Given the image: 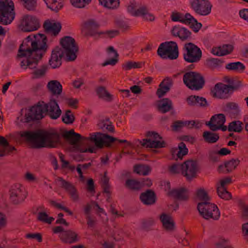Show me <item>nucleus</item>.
<instances>
[{
    "label": "nucleus",
    "instance_id": "1",
    "mask_svg": "<svg viewBox=\"0 0 248 248\" xmlns=\"http://www.w3.org/2000/svg\"><path fill=\"white\" fill-rule=\"evenodd\" d=\"M46 37L43 34H31L20 46L17 56L25 57L20 62L23 69L36 68L46 50Z\"/></svg>",
    "mask_w": 248,
    "mask_h": 248
},
{
    "label": "nucleus",
    "instance_id": "2",
    "mask_svg": "<svg viewBox=\"0 0 248 248\" xmlns=\"http://www.w3.org/2000/svg\"><path fill=\"white\" fill-rule=\"evenodd\" d=\"M20 136L31 143L35 148L55 147L60 140V135L58 133L43 130L25 131Z\"/></svg>",
    "mask_w": 248,
    "mask_h": 248
},
{
    "label": "nucleus",
    "instance_id": "3",
    "mask_svg": "<svg viewBox=\"0 0 248 248\" xmlns=\"http://www.w3.org/2000/svg\"><path fill=\"white\" fill-rule=\"evenodd\" d=\"M183 82L191 90L199 91L205 84V79L202 74L197 72H186L183 76Z\"/></svg>",
    "mask_w": 248,
    "mask_h": 248
},
{
    "label": "nucleus",
    "instance_id": "4",
    "mask_svg": "<svg viewBox=\"0 0 248 248\" xmlns=\"http://www.w3.org/2000/svg\"><path fill=\"white\" fill-rule=\"evenodd\" d=\"M197 209L200 216L206 220H218L220 216V211L217 206L214 203L209 202H199Z\"/></svg>",
    "mask_w": 248,
    "mask_h": 248
},
{
    "label": "nucleus",
    "instance_id": "5",
    "mask_svg": "<svg viewBox=\"0 0 248 248\" xmlns=\"http://www.w3.org/2000/svg\"><path fill=\"white\" fill-rule=\"evenodd\" d=\"M60 44L62 50L67 61H73L77 58L76 53L78 47L75 39L71 36H66L61 39Z\"/></svg>",
    "mask_w": 248,
    "mask_h": 248
},
{
    "label": "nucleus",
    "instance_id": "6",
    "mask_svg": "<svg viewBox=\"0 0 248 248\" xmlns=\"http://www.w3.org/2000/svg\"><path fill=\"white\" fill-rule=\"evenodd\" d=\"M183 58L188 63H197L202 59V51L200 47L192 43H186L183 48Z\"/></svg>",
    "mask_w": 248,
    "mask_h": 248
},
{
    "label": "nucleus",
    "instance_id": "7",
    "mask_svg": "<svg viewBox=\"0 0 248 248\" xmlns=\"http://www.w3.org/2000/svg\"><path fill=\"white\" fill-rule=\"evenodd\" d=\"M157 53L162 59H176L179 56L177 44L173 41L162 43L159 45Z\"/></svg>",
    "mask_w": 248,
    "mask_h": 248
},
{
    "label": "nucleus",
    "instance_id": "8",
    "mask_svg": "<svg viewBox=\"0 0 248 248\" xmlns=\"http://www.w3.org/2000/svg\"><path fill=\"white\" fill-rule=\"evenodd\" d=\"M14 3L12 0H0V24L7 25L15 18Z\"/></svg>",
    "mask_w": 248,
    "mask_h": 248
},
{
    "label": "nucleus",
    "instance_id": "9",
    "mask_svg": "<svg viewBox=\"0 0 248 248\" xmlns=\"http://www.w3.org/2000/svg\"><path fill=\"white\" fill-rule=\"evenodd\" d=\"M241 86V82L237 81L232 85H226L219 82L217 83L214 88L211 90V93L214 97L220 99H226L229 95L230 92H232L234 90H237Z\"/></svg>",
    "mask_w": 248,
    "mask_h": 248
},
{
    "label": "nucleus",
    "instance_id": "10",
    "mask_svg": "<svg viewBox=\"0 0 248 248\" xmlns=\"http://www.w3.org/2000/svg\"><path fill=\"white\" fill-rule=\"evenodd\" d=\"M9 192L10 200L15 204L23 202L27 196V192L25 187L20 184L12 185Z\"/></svg>",
    "mask_w": 248,
    "mask_h": 248
},
{
    "label": "nucleus",
    "instance_id": "11",
    "mask_svg": "<svg viewBox=\"0 0 248 248\" xmlns=\"http://www.w3.org/2000/svg\"><path fill=\"white\" fill-rule=\"evenodd\" d=\"M191 8L197 14L205 16L211 12L212 5L208 0H190Z\"/></svg>",
    "mask_w": 248,
    "mask_h": 248
},
{
    "label": "nucleus",
    "instance_id": "12",
    "mask_svg": "<svg viewBox=\"0 0 248 248\" xmlns=\"http://www.w3.org/2000/svg\"><path fill=\"white\" fill-rule=\"evenodd\" d=\"M45 103L43 101L39 102L36 106L32 107L28 114L26 115V122L39 120L45 116V111L46 109Z\"/></svg>",
    "mask_w": 248,
    "mask_h": 248
},
{
    "label": "nucleus",
    "instance_id": "13",
    "mask_svg": "<svg viewBox=\"0 0 248 248\" xmlns=\"http://www.w3.org/2000/svg\"><path fill=\"white\" fill-rule=\"evenodd\" d=\"M20 27L22 31L30 32L37 30L40 25L36 17L27 15L23 16Z\"/></svg>",
    "mask_w": 248,
    "mask_h": 248
},
{
    "label": "nucleus",
    "instance_id": "14",
    "mask_svg": "<svg viewBox=\"0 0 248 248\" xmlns=\"http://www.w3.org/2000/svg\"><path fill=\"white\" fill-rule=\"evenodd\" d=\"M56 181L60 183L61 186L68 193L70 198L74 202H77L79 201V195L74 185L71 183L65 181L62 177H58Z\"/></svg>",
    "mask_w": 248,
    "mask_h": 248
},
{
    "label": "nucleus",
    "instance_id": "15",
    "mask_svg": "<svg viewBox=\"0 0 248 248\" xmlns=\"http://www.w3.org/2000/svg\"><path fill=\"white\" fill-rule=\"evenodd\" d=\"M45 109H46L45 111V116L48 115L53 120L57 119L60 117L62 110L55 100H50L48 103H45Z\"/></svg>",
    "mask_w": 248,
    "mask_h": 248
},
{
    "label": "nucleus",
    "instance_id": "16",
    "mask_svg": "<svg viewBox=\"0 0 248 248\" xmlns=\"http://www.w3.org/2000/svg\"><path fill=\"white\" fill-rule=\"evenodd\" d=\"M225 121V116L223 114H215L211 117L209 121L206 122L205 124L211 130L216 131L221 127V125L224 124Z\"/></svg>",
    "mask_w": 248,
    "mask_h": 248
},
{
    "label": "nucleus",
    "instance_id": "17",
    "mask_svg": "<svg viewBox=\"0 0 248 248\" xmlns=\"http://www.w3.org/2000/svg\"><path fill=\"white\" fill-rule=\"evenodd\" d=\"M61 48L56 47L52 51L51 57L49 60V65L53 68H59L62 65V58L64 56Z\"/></svg>",
    "mask_w": 248,
    "mask_h": 248
},
{
    "label": "nucleus",
    "instance_id": "18",
    "mask_svg": "<svg viewBox=\"0 0 248 248\" xmlns=\"http://www.w3.org/2000/svg\"><path fill=\"white\" fill-rule=\"evenodd\" d=\"M100 27L98 22L94 19H90L85 21L83 24L85 35L87 36H95L99 35L100 32L97 30Z\"/></svg>",
    "mask_w": 248,
    "mask_h": 248
},
{
    "label": "nucleus",
    "instance_id": "19",
    "mask_svg": "<svg viewBox=\"0 0 248 248\" xmlns=\"http://www.w3.org/2000/svg\"><path fill=\"white\" fill-rule=\"evenodd\" d=\"M146 136L147 137L153 138L154 139L152 140L151 139H149V140H145V141L148 142L147 147L149 148H159L165 146L166 143L164 141L156 140L157 139H162L158 133L154 131H148L146 133Z\"/></svg>",
    "mask_w": 248,
    "mask_h": 248
},
{
    "label": "nucleus",
    "instance_id": "20",
    "mask_svg": "<svg viewBox=\"0 0 248 248\" xmlns=\"http://www.w3.org/2000/svg\"><path fill=\"white\" fill-rule=\"evenodd\" d=\"M173 36L178 37L182 41H185L191 39V32L187 29L180 26H175L171 31Z\"/></svg>",
    "mask_w": 248,
    "mask_h": 248
},
{
    "label": "nucleus",
    "instance_id": "21",
    "mask_svg": "<svg viewBox=\"0 0 248 248\" xmlns=\"http://www.w3.org/2000/svg\"><path fill=\"white\" fill-rule=\"evenodd\" d=\"M169 197H173L180 201H186L188 199V191L186 188L173 189L167 193Z\"/></svg>",
    "mask_w": 248,
    "mask_h": 248
},
{
    "label": "nucleus",
    "instance_id": "22",
    "mask_svg": "<svg viewBox=\"0 0 248 248\" xmlns=\"http://www.w3.org/2000/svg\"><path fill=\"white\" fill-rule=\"evenodd\" d=\"M140 198L141 202L147 205L154 204L156 200L155 192L151 189L147 190L145 192L141 193Z\"/></svg>",
    "mask_w": 248,
    "mask_h": 248
},
{
    "label": "nucleus",
    "instance_id": "23",
    "mask_svg": "<svg viewBox=\"0 0 248 248\" xmlns=\"http://www.w3.org/2000/svg\"><path fill=\"white\" fill-rule=\"evenodd\" d=\"M43 27L46 32H52L55 36L58 34L62 28L61 24L60 22H55L54 21H50L48 20L44 22Z\"/></svg>",
    "mask_w": 248,
    "mask_h": 248
},
{
    "label": "nucleus",
    "instance_id": "24",
    "mask_svg": "<svg viewBox=\"0 0 248 248\" xmlns=\"http://www.w3.org/2000/svg\"><path fill=\"white\" fill-rule=\"evenodd\" d=\"M62 241L65 243L72 244L78 241V234L72 230L63 232L59 235Z\"/></svg>",
    "mask_w": 248,
    "mask_h": 248
},
{
    "label": "nucleus",
    "instance_id": "25",
    "mask_svg": "<svg viewBox=\"0 0 248 248\" xmlns=\"http://www.w3.org/2000/svg\"><path fill=\"white\" fill-rule=\"evenodd\" d=\"M62 136L71 145H77L82 139L81 135L75 132L74 129L64 131Z\"/></svg>",
    "mask_w": 248,
    "mask_h": 248
},
{
    "label": "nucleus",
    "instance_id": "26",
    "mask_svg": "<svg viewBox=\"0 0 248 248\" xmlns=\"http://www.w3.org/2000/svg\"><path fill=\"white\" fill-rule=\"evenodd\" d=\"M107 52L109 56L112 57L111 58L108 59L102 64L103 66L108 65H115L118 62L119 54L117 51L114 49L112 46H109L107 48Z\"/></svg>",
    "mask_w": 248,
    "mask_h": 248
},
{
    "label": "nucleus",
    "instance_id": "27",
    "mask_svg": "<svg viewBox=\"0 0 248 248\" xmlns=\"http://www.w3.org/2000/svg\"><path fill=\"white\" fill-rule=\"evenodd\" d=\"M158 110L162 113H165L173 109L172 102L171 100L168 98H165L159 101L157 104Z\"/></svg>",
    "mask_w": 248,
    "mask_h": 248
},
{
    "label": "nucleus",
    "instance_id": "28",
    "mask_svg": "<svg viewBox=\"0 0 248 248\" xmlns=\"http://www.w3.org/2000/svg\"><path fill=\"white\" fill-rule=\"evenodd\" d=\"M160 220L162 223L163 228L167 231H172L174 229V223L169 216L163 214L160 216Z\"/></svg>",
    "mask_w": 248,
    "mask_h": 248
},
{
    "label": "nucleus",
    "instance_id": "29",
    "mask_svg": "<svg viewBox=\"0 0 248 248\" xmlns=\"http://www.w3.org/2000/svg\"><path fill=\"white\" fill-rule=\"evenodd\" d=\"M47 87L53 95H59L62 92V87L60 82L57 80H51L47 85Z\"/></svg>",
    "mask_w": 248,
    "mask_h": 248
},
{
    "label": "nucleus",
    "instance_id": "30",
    "mask_svg": "<svg viewBox=\"0 0 248 248\" xmlns=\"http://www.w3.org/2000/svg\"><path fill=\"white\" fill-rule=\"evenodd\" d=\"M104 134L97 132L90 134V137L86 138V140L94 142L95 146L99 148L103 147V140Z\"/></svg>",
    "mask_w": 248,
    "mask_h": 248
},
{
    "label": "nucleus",
    "instance_id": "31",
    "mask_svg": "<svg viewBox=\"0 0 248 248\" xmlns=\"http://www.w3.org/2000/svg\"><path fill=\"white\" fill-rule=\"evenodd\" d=\"M185 17L186 18V24L190 25V28H191L193 31L195 32H198L202 27V24L201 23L198 22L197 20L194 18L190 14L186 13L185 15Z\"/></svg>",
    "mask_w": 248,
    "mask_h": 248
},
{
    "label": "nucleus",
    "instance_id": "32",
    "mask_svg": "<svg viewBox=\"0 0 248 248\" xmlns=\"http://www.w3.org/2000/svg\"><path fill=\"white\" fill-rule=\"evenodd\" d=\"M198 162L196 160H187L181 165L182 170H197Z\"/></svg>",
    "mask_w": 248,
    "mask_h": 248
},
{
    "label": "nucleus",
    "instance_id": "33",
    "mask_svg": "<svg viewBox=\"0 0 248 248\" xmlns=\"http://www.w3.org/2000/svg\"><path fill=\"white\" fill-rule=\"evenodd\" d=\"M224 62L217 58H208L206 59L205 65L208 68L214 70L222 66Z\"/></svg>",
    "mask_w": 248,
    "mask_h": 248
},
{
    "label": "nucleus",
    "instance_id": "34",
    "mask_svg": "<svg viewBox=\"0 0 248 248\" xmlns=\"http://www.w3.org/2000/svg\"><path fill=\"white\" fill-rule=\"evenodd\" d=\"M202 137L204 141L208 143H216L219 139L218 134L208 131L203 133Z\"/></svg>",
    "mask_w": 248,
    "mask_h": 248
},
{
    "label": "nucleus",
    "instance_id": "35",
    "mask_svg": "<svg viewBox=\"0 0 248 248\" xmlns=\"http://www.w3.org/2000/svg\"><path fill=\"white\" fill-rule=\"evenodd\" d=\"M96 93L99 98L105 99L107 101H111L113 99V96L110 94L103 86H100L96 89Z\"/></svg>",
    "mask_w": 248,
    "mask_h": 248
},
{
    "label": "nucleus",
    "instance_id": "36",
    "mask_svg": "<svg viewBox=\"0 0 248 248\" xmlns=\"http://www.w3.org/2000/svg\"><path fill=\"white\" fill-rule=\"evenodd\" d=\"M225 68L229 70L238 72H242L245 69V65L239 62H230L227 64Z\"/></svg>",
    "mask_w": 248,
    "mask_h": 248
},
{
    "label": "nucleus",
    "instance_id": "37",
    "mask_svg": "<svg viewBox=\"0 0 248 248\" xmlns=\"http://www.w3.org/2000/svg\"><path fill=\"white\" fill-rule=\"evenodd\" d=\"M243 124L240 121H234L229 123L228 130L230 132L240 133L243 130Z\"/></svg>",
    "mask_w": 248,
    "mask_h": 248
},
{
    "label": "nucleus",
    "instance_id": "38",
    "mask_svg": "<svg viewBox=\"0 0 248 248\" xmlns=\"http://www.w3.org/2000/svg\"><path fill=\"white\" fill-rule=\"evenodd\" d=\"M125 186L132 190H138L141 187L140 183L135 179H128L125 181Z\"/></svg>",
    "mask_w": 248,
    "mask_h": 248
},
{
    "label": "nucleus",
    "instance_id": "39",
    "mask_svg": "<svg viewBox=\"0 0 248 248\" xmlns=\"http://www.w3.org/2000/svg\"><path fill=\"white\" fill-rule=\"evenodd\" d=\"M196 196L199 200L202 201L201 202H209L211 200L207 192L203 188H200L197 189Z\"/></svg>",
    "mask_w": 248,
    "mask_h": 248
},
{
    "label": "nucleus",
    "instance_id": "40",
    "mask_svg": "<svg viewBox=\"0 0 248 248\" xmlns=\"http://www.w3.org/2000/svg\"><path fill=\"white\" fill-rule=\"evenodd\" d=\"M23 6L27 10L34 11L37 7L36 0H20Z\"/></svg>",
    "mask_w": 248,
    "mask_h": 248
},
{
    "label": "nucleus",
    "instance_id": "41",
    "mask_svg": "<svg viewBox=\"0 0 248 248\" xmlns=\"http://www.w3.org/2000/svg\"><path fill=\"white\" fill-rule=\"evenodd\" d=\"M218 196L222 199L228 201L232 198V194L227 190L226 188L217 187Z\"/></svg>",
    "mask_w": 248,
    "mask_h": 248
},
{
    "label": "nucleus",
    "instance_id": "42",
    "mask_svg": "<svg viewBox=\"0 0 248 248\" xmlns=\"http://www.w3.org/2000/svg\"><path fill=\"white\" fill-rule=\"evenodd\" d=\"M99 3L108 9H115L119 5V0H99Z\"/></svg>",
    "mask_w": 248,
    "mask_h": 248
},
{
    "label": "nucleus",
    "instance_id": "43",
    "mask_svg": "<svg viewBox=\"0 0 248 248\" xmlns=\"http://www.w3.org/2000/svg\"><path fill=\"white\" fill-rule=\"evenodd\" d=\"M37 219L39 221L50 224L54 220V218L49 217L45 212H40L38 213Z\"/></svg>",
    "mask_w": 248,
    "mask_h": 248
},
{
    "label": "nucleus",
    "instance_id": "44",
    "mask_svg": "<svg viewBox=\"0 0 248 248\" xmlns=\"http://www.w3.org/2000/svg\"><path fill=\"white\" fill-rule=\"evenodd\" d=\"M75 119V116L70 109L66 110L65 113L62 116V121L66 124H72Z\"/></svg>",
    "mask_w": 248,
    "mask_h": 248
},
{
    "label": "nucleus",
    "instance_id": "45",
    "mask_svg": "<svg viewBox=\"0 0 248 248\" xmlns=\"http://www.w3.org/2000/svg\"><path fill=\"white\" fill-rule=\"evenodd\" d=\"M240 160L238 159H232L224 163L225 167L227 170H232L236 169L239 164Z\"/></svg>",
    "mask_w": 248,
    "mask_h": 248
},
{
    "label": "nucleus",
    "instance_id": "46",
    "mask_svg": "<svg viewBox=\"0 0 248 248\" xmlns=\"http://www.w3.org/2000/svg\"><path fill=\"white\" fill-rule=\"evenodd\" d=\"M173 174L181 173V175L186 177L188 181H191L193 178L197 176V171H171Z\"/></svg>",
    "mask_w": 248,
    "mask_h": 248
},
{
    "label": "nucleus",
    "instance_id": "47",
    "mask_svg": "<svg viewBox=\"0 0 248 248\" xmlns=\"http://www.w3.org/2000/svg\"><path fill=\"white\" fill-rule=\"evenodd\" d=\"M178 148L179 151L177 153V156L178 158L182 159L184 155L187 154L188 149L186 148L185 143L183 142H181L179 143Z\"/></svg>",
    "mask_w": 248,
    "mask_h": 248
},
{
    "label": "nucleus",
    "instance_id": "48",
    "mask_svg": "<svg viewBox=\"0 0 248 248\" xmlns=\"http://www.w3.org/2000/svg\"><path fill=\"white\" fill-rule=\"evenodd\" d=\"M92 0H70L71 4L75 7L82 8L88 5Z\"/></svg>",
    "mask_w": 248,
    "mask_h": 248
},
{
    "label": "nucleus",
    "instance_id": "49",
    "mask_svg": "<svg viewBox=\"0 0 248 248\" xmlns=\"http://www.w3.org/2000/svg\"><path fill=\"white\" fill-rule=\"evenodd\" d=\"M103 146L105 145L106 147H109L111 145V143L116 141L117 139L111 137L108 134H104L103 135Z\"/></svg>",
    "mask_w": 248,
    "mask_h": 248
},
{
    "label": "nucleus",
    "instance_id": "50",
    "mask_svg": "<svg viewBox=\"0 0 248 248\" xmlns=\"http://www.w3.org/2000/svg\"><path fill=\"white\" fill-rule=\"evenodd\" d=\"M47 69V65H43L39 69L35 70L33 72V74L35 76L36 78H40L45 75Z\"/></svg>",
    "mask_w": 248,
    "mask_h": 248
},
{
    "label": "nucleus",
    "instance_id": "51",
    "mask_svg": "<svg viewBox=\"0 0 248 248\" xmlns=\"http://www.w3.org/2000/svg\"><path fill=\"white\" fill-rule=\"evenodd\" d=\"M226 110L232 111L234 114H237L239 111L238 105L234 102H229L226 105Z\"/></svg>",
    "mask_w": 248,
    "mask_h": 248
},
{
    "label": "nucleus",
    "instance_id": "52",
    "mask_svg": "<svg viewBox=\"0 0 248 248\" xmlns=\"http://www.w3.org/2000/svg\"><path fill=\"white\" fill-rule=\"evenodd\" d=\"M99 126L102 129H105L108 132L113 133L114 132V128L111 123L109 122L108 120H107L106 122H102L100 124Z\"/></svg>",
    "mask_w": 248,
    "mask_h": 248
},
{
    "label": "nucleus",
    "instance_id": "53",
    "mask_svg": "<svg viewBox=\"0 0 248 248\" xmlns=\"http://www.w3.org/2000/svg\"><path fill=\"white\" fill-rule=\"evenodd\" d=\"M232 183V178L230 177H227L223 179H221L218 183L216 185L217 187L226 188V186Z\"/></svg>",
    "mask_w": 248,
    "mask_h": 248
},
{
    "label": "nucleus",
    "instance_id": "54",
    "mask_svg": "<svg viewBox=\"0 0 248 248\" xmlns=\"http://www.w3.org/2000/svg\"><path fill=\"white\" fill-rule=\"evenodd\" d=\"M173 131H178L185 126L184 121L177 120L173 123L171 126Z\"/></svg>",
    "mask_w": 248,
    "mask_h": 248
},
{
    "label": "nucleus",
    "instance_id": "55",
    "mask_svg": "<svg viewBox=\"0 0 248 248\" xmlns=\"http://www.w3.org/2000/svg\"><path fill=\"white\" fill-rule=\"evenodd\" d=\"M170 90V89L168 87L164 85L161 86V84L160 83L159 85V88L157 90L156 94L159 98H161L168 92Z\"/></svg>",
    "mask_w": 248,
    "mask_h": 248
},
{
    "label": "nucleus",
    "instance_id": "56",
    "mask_svg": "<svg viewBox=\"0 0 248 248\" xmlns=\"http://www.w3.org/2000/svg\"><path fill=\"white\" fill-rule=\"evenodd\" d=\"M229 242V240L228 239L220 238L219 241L216 244V248H233L231 246H224V245Z\"/></svg>",
    "mask_w": 248,
    "mask_h": 248
},
{
    "label": "nucleus",
    "instance_id": "57",
    "mask_svg": "<svg viewBox=\"0 0 248 248\" xmlns=\"http://www.w3.org/2000/svg\"><path fill=\"white\" fill-rule=\"evenodd\" d=\"M50 203L52 206H54L57 208L63 210L65 212L67 213L69 215L72 216L73 215V212L71 211H70L68 208L62 205L60 203H57L55 201H51L50 202Z\"/></svg>",
    "mask_w": 248,
    "mask_h": 248
},
{
    "label": "nucleus",
    "instance_id": "58",
    "mask_svg": "<svg viewBox=\"0 0 248 248\" xmlns=\"http://www.w3.org/2000/svg\"><path fill=\"white\" fill-rule=\"evenodd\" d=\"M171 19L173 21H180L183 23L186 24V18H181L179 13H172L171 15Z\"/></svg>",
    "mask_w": 248,
    "mask_h": 248
},
{
    "label": "nucleus",
    "instance_id": "59",
    "mask_svg": "<svg viewBox=\"0 0 248 248\" xmlns=\"http://www.w3.org/2000/svg\"><path fill=\"white\" fill-rule=\"evenodd\" d=\"M152 168L148 165L143 164H136L134 166L133 170H151Z\"/></svg>",
    "mask_w": 248,
    "mask_h": 248
},
{
    "label": "nucleus",
    "instance_id": "60",
    "mask_svg": "<svg viewBox=\"0 0 248 248\" xmlns=\"http://www.w3.org/2000/svg\"><path fill=\"white\" fill-rule=\"evenodd\" d=\"M87 220V224L89 227H93L96 223V219L95 217H93L91 215L85 216Z\"/></svg>",
    "mask_w": 248,
    "mask_h": 248
},
{
    "label": "nucleus",
    "instance_id": "61",
    "mask_svg": "<svg viewBox=\"0 0 248 248\" xmlns=\"http://www.w3.org/2000/svg\"><path fill=\"white\" fill-rule=\"evenodd\" d=\"M4 149L0 151V156H3L5 155V153L7 152V153L11 152L14 150H15L16 149L14 146H12L9 145L8 142V145L4 146L1 145Z\"/></svg>",
    "mask_w": 248,
    "mask_h": 248
},
{
    "label": "nucleus",
    "instance_id": "62",
    "mask_svg": "<svg viewBox=\"0 0 248 248\" xmlns=\"http://www.w3.org/2000/svg\"><path fill=\"white\" fill-rule=\"evenodd\" d=\"M119 34V31L117 30H109L106 31H100L99 35L105 34L109 38H113L115 36L118 35Z\"/></svg>",
    "mask_w": 248,
    "mask_h": 248
},
{
    "label": "nucleus",
    "instance_id": "63",
    "mask_svg": "<svg viewBox=\"0 0 248 248\" xmlns=\"http://www.w3.org/2000/svg\"><path fill=\"white\" fill-rule=\"evenodd\" d=\"M196 96H197L191 95L186 98V102L188 105L191 106H197V102H198V101L197 100Z\"/></svg>",
    "mask_w": 248,
    "mask_h": 248
},
{
    "label": "nucleus",
    "instance_id": "64",
    "mask_svg": "<svg viewBox=\"0 0 248 248\" xmlns=\"http://www.w3.org/2000/svg\"><path fill=\"white\" fill-rule=\"evenodd\" d=\"M155 220L153 218H149L145 219L142 222L143 228L145 229H148L150 227L154 224Z\"/></svg>",
    "mask_w": 248,
    "mask_h": 248
}]
</instances>
